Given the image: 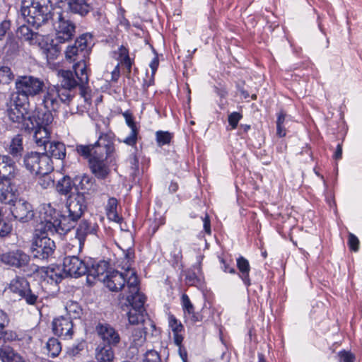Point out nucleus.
Returning a JSON list of instances; mask_svg holds the SVG:
<instances>
[{"label": "nucleus", "instance_id": "obj_48", "mask_svg": "<svg viewBox=\"0 0 362 362\" xmlns=\"http://www.w3.org/2000/svg\"><path fill=\"white\" fill-rule=\"evenodd\" d=\"M243 118V115L238 112H233L228 117V122L232 129L238 127L239 121Z\"/></svg>", "mask_w": 362, "mask_h": 362}, {"label": "nucleus", "instance_id": "obj_21", "mask_svg": "<svg viewBox=\"0 0 362 362\" xmlns=\"http://www.w3.org/2000/svg\"><path fill=\"white\" fill-rule=\"evenodd\" d=\"M49 137H44L42 141H45V144H37L38 146H44L45 152L43 153H46L47 156L52 160V158H55L61 160H64L66 157V147L65 145L60 141H49Z\"/></svg>", "mask_w": 362, "mask_h": 362}, {"label": "nucleus", "instance_id": "obj_4", "mask_svg": "<svg viewBox=\"0 0 362 362\" xmlns=\"http://www.w3.org/2000/svg\"><path fill=\"white\" fill-rule=\"evenodd\" d=\"M75 191L71 195L67 203L71 204V209H76L82 216L88 209V204L99 190V185L93 176L81 173L74 175Z\"/></svg>", "mask_w": 362, "mask_h": 362}, {"label": "nucleus", "instance_id": "obj_31", "mask_svg": "<svg viewBox=\"0 0 362 362\" xmlns=\"http://www.w3.org/2000/svg\"><path fill=\"white\" fill-rule=\"evenodd\" d=\"M146 296L144 294L141 293L139 291H136L134 294L128 296L127 301L130 305V309H135L136 310H141V312H146L144 308V303L146 302Z\"/></svg>", "mask_w": 362, "mask_h": 362}, {"label": "nucleus", "instance_id": "obj_28", "mask_svg": "<svg viewBox=\"0 0 362 362\" xmlns=\"http://www.w3.org/2000/svg\"><path fill=\"white\" fill-rule=\"evenodd\" d=\"M60 100L59 99V94L54 92V90H49L44 95L42 100V105H44L45 110L52 112H56L60 107L61 105Z\"/></svg>", "mask_w": 362, "mask_h": 362}, {"label": "nucleus", "instance_id": "obj_50", "mask_svg": "<svg viewBox=\"0 0 362 362\" xmlns=\"http://www.w3.org/2000/svg\"><path fill=\"white\" fill-rule=\"evenodd\" d=\"M339 362H354L355 356L351 351L344 349L339 351L337 354Z\"/></svg>", "mask_w": 362, "mask_h": 362}, {"label": "nucleus", "instance_id": "obj_59", "mask_svg": "<svg viewBox=\"0 0 362 362\" xmlns=\"http://www.w3.org/2000/svg\"><path fill=\"white\" fill-rule=\"evenodd\" d=\"M45 276L49 277L52 281H54L56 284H58L62 281L63 279V276L61 274H58L55 272L54 269H46L45 271Z\"/></svg>", "mask_w": 362, "mask_h": 362}, {"label": "nucleus", "instance_id": "obj_63", "mask_svg": "<svg viewBox=\"0 0 362 362\" xmlns=\"http://www.w3.org/2000/svg\"><path fill=\"white\" fill-rule=\"evenodd\" d=\"M159 66V59H158V54H156V56H154V57L152 59L149 64V66L151 69L152 75L153 76H155L156 72Z\"/></svg>", "mask_w": 362, "mask_h": 362}, {"label": "nucleus", "instance_id": "obj_13", "mask_svg": "<svg viewBox=\"0 0 362 362\" xmlns=\"http://www.w3.org/2000/svg\"><path fill=\"white\" fill-rule=\"evenodd\" d=\"M87 259L81 260L76 255L66 256L63 259V272L69 276L78 278L88 272Z\"/></svg>", "mask_w": 362, "mask_h": 362}, {"label": "nucleus", "instance_id": "obj_51", "mask_svg": "<svg viewBox=\"0 0 362 362\" xmlns=\"http://www.w3.org/2000/svg\"><path fill=\"white\" fill-rule=\"evenodd\" d=\"M348 246L351 251L358 252L359 250V240L356 235L349 233L348 235Z\"/></svg>", "mask_w": 362, "mask_h": 362}, {"label": "nucleus", "instance_id": "obj_52", "mask_svg": "<svg viewBox=\"0 0 362 362\" xmlns=\"http://www.w3.org/2000/svg\"><path fill=\"white\" fill-rule=\"evenodd\" d=\"M86 345V342L85 340L81 339L76 344H72V346L69 349V354L72 356H76L81 351H83Z\"/></svg>", "mask_w": 362, "mask_h": 362}, {"label": "nucleus", "instance_id": "obj_44", "mask_svg": "<svg viewBox=\"0 0 362 362\" xmlns=\"http://www.w3.org/2000/svg\"><path fill=\"white\" fill-rule=\"evenodd\" d=\"M119 249H120L124 257V259L127 260V262L129 263V265L127 267L126 271L129 272L130 270V266L132 264V262H134V259L135 258V251L134 247H129L127 249H123L121 246H119L118 244H117Z\"/></svg>", "mask_w": 362, "mask_h": 362}, {"label": "nucleus", "instance_id": "obj_15", "mask_svg": "<svg viewBox=\"0 0 362 362\" xmlns=\"http://www.w3.org/2000/svg\"><path fill=\"white\" fill-rule=\"evenodd\" d=\"M2 263L17 269H22L29 264L30 257L21 249L10 250L1 255Z\"/></svg>", "mask_w": 362, "mask_h": 362}, {"label": "nucleus", "instance_id": "obj_39", "mask_svg": "<svg viewBox=\"0 0 362 362\" xmlns=\"http://www.w3.org/2000/svg\"><path fill=\"white\" fill-rule=\"evenodd\" d=\"M127 315L129 322L131 325H139L144 322L147 313L146 312H141L135 309H129Z\"/></svg>", "mask_w": 362, "mask_h": 362}, {"label": "nucleus", "instance_id": "obj_42", "mask_svg": "<svg viewBox=\"0 0 362 362\" xmlns=\"http://www.w3.org/2000/svg\"><path fill=\"white\" fill-rule=\"evenodd\" d=\"M57 94H59V99L61 103L68 104L72 99L73 95L71 94L72 89H67L62 87H54L53 88Z\"/></svg>", "mask_w": 362, "mask_h": 362}, {"label": "nucleus", "instance_id": "obj_16", "mask_svg": "<svg viewBox=\"0 0 362 362\" xmlns=\"http://www.w3.org/2000/svg\"><path fill=\"white\" fill-rule=\"evenodd\" d=\"M99 229L98 223L88 219L81 220L76 229L75 238L78 241V250H82L88 235H96Z\"/></svg>", "mask_w": 362, "mask_h": 362}, {"label": "nucleus", "instance_id": "obj_20", "mask_svg": "<svg viewBox=\"0 0 362 362\" xmlns=\"http://www.w3.org/2000/svg\"><path fill=\"white\" fill-rule=\"evenodd\" d=\"M19 196L17 185L14 180L0 181V202L11 205Z\"/></svg>", "mask_w": 362, "mask_h": 362}, {"label": "nucleus", "instance_id": "obj_6", "mask_svg": "<svg viewBox=\"0 0 362 362\" xmlns=\"http://www.w3.org/2000/svg\"><path fill=\"white\" fill-rule=\"evenodd\" d=\"M53 5L51 0H22L21 15L35 29L48 23L53 18Z\"/></svg>", "mask_w": 362, "mask_h": 362}, {"label": "nucleus", "instance_id": "obj_60", "mask_svg": "<svg viewBox=\"0 0 362 362\" xmlns=\"http://www.w3.org/2000/svg\"><path fill=\"white\" fill-rule=\"evenodd\" d=\"M185 280L189 286H196L200 283V279L197 276L194 272H188L186 275Z\"/></svg>", "mask_w": 362, "mask_h": 362}, {"label": "nucleus", "instance_id": "obj_26", "mask_svg": "<svg viewBox=\"0 0 362 362\" xmlns=\"http://www.w3.org/2000/svg\"><path fill=\"white\" fill-rule=\"evenodd\" d=\"M75 191V181L74 176L64 175L61 179L57 181L56 185V190L59 194L67 197L66 202L69 201L71 194Z\"/></svg>", "mask_w": 362, "mask_h": 362}, {"label": "nucleus", "instance_id": "obj_57", "mask_svg": "<svg viewBox=\"0 0 362 362\" xmlns=\"http://www.w3.org/2000/svg\"><path fill=\"white\" fill-rule=\"evenodd\" d=\"M2 334L5 344L7 341H13L18 339L17 333L13 330H5L2 329Z\"/></svg>", "mask_w": 362, "mask_h": 362}, {"label": "nucleus", "instance_id": "obj_23", "mask_svg": "<svg viewBox=\"0 0 362 362\" xmlns=\"http://www.w3.org/2000/svg\"><path fill=\"white\" fill-rule=\"evenodd\" d=\"M89 0H64L66 4V12L76 14L81 17L86 16L92 10Z\"/></svg>", "mask_w": 362, "mask_h": 362}, {"label": "nucleus", "instance_id": "obj_24", "mask_svg": "<svg viewBox=\"0 0 362 362\" xmlns=\"http://www.w3.org/2000/svg\"><path fill=\"white\" fill-rule=\"evenodd\" d=\"M6 151L10 158H13L18 163L21 161L26 152L24 151L23 139L21 134H16L11 139Z\"/></svg>", "mask_w": 362, "mask_h": 362}, {"label": "nucleus", "instance_id": "obj_25", "mask_svg": "<svg viewBox=\"0 0 362 362\" xmlns=\"http://www.w3.org/2000/svg\"><path fill=\"white\" fill-rule=\"evenodd\" d=\"M123 117L125 119L127 125L131 129L129 135L123 140V142L129 146H134L137 143L139 127L137 126L133 115L129 111L124 112L123 113Z\"/></svg>", "mask_w": 362, "mask_h": 362}, {"label": "nucleus", "instance_id": "obj_56", "mask_svg": "<svg viewBox=\"0 0 362 362\" xmlns=\"http://www.w3.org/2000/svg\"><path fill=\"white\" fill-rule=\"evenodd\" d=\"M214 90L216 95L219 96L221 102L222 99L226 98L228 94L227 88L221 83H218V86H215L214 87Z\"/></svg>", "mask_w": 362, "mask_h": 362}, {"label": "nucleus", "instance_id": "obj_17", "mask_svg": "<svg viewBox=\"0 0 362 362\" xmlns=\"http://www.w3.org/2000/svg\"><path fill=\"white\" fill-rule=\"evenodd\" d=\"M95 330L104 343L103 346H116L120 341L119 333L108 323H98Z\"/></svg>", "mask_w": 362, "mask_h": 362}, {"label": "nucleus", "instance_id": "obj_34", "mask_svg": "<svg viewBox=\"0 0 362 362\" xmlns=\"http://www.w3.org/2000/svg\"><path fill=\"white\" fill-rule=\"evenodd\" d=\"M59 42L52 40L50 43H46L42 47L43 53L46 55L47 60H54L61 52Z\"/></svg>", "mask_w": 362, "mask_h": 362}, {"label": "nucleus", "instance_id": "obj_32", "mask_svg": "<svg viewBox=\"0 0 362 362\" xmlns=\"http://www.w3.org/2000/svg\"><path fill=\"white\" fill-rule=\"evenodd\" d=\"M95 358L97 362H113L115 354L112 347L99 344L96 348Z\"/></svg>", "mask_w": 362, "mask_h": 362}, {"label": "nucleus", "instance_id": "obj_62", "mask_svg": "<svg viewBox=\"0 0 362 362\" xmlns=\"http://www.w3.org/2000/svg\"><path fill=\"white\" fill-rule=\"evenodd\" d=\"M9 321L8 315L3 310H0V330L5 329V327L8 325Z\"/></svg>", "mask_w": 362, "mask_h": 362}, {"label": "nucleus", "instance_id": "obj_36", "mask_svg": "<svg viewBox=\"0 0 362 362\" xmlns=\"http://www.w3.org/2000/svg\"><path fill=\"white\" fill-rule=\"evenodd\" d=\"M46 349L47 354L52 358H55L60 354L62 345L58 339L51 337L46 344Z\"/></svg>", "mask_w": 362, "mask_h": 362}, {"label": "nucleus", "instance_id": "obj_18", "mask_svg": "<svg viewBox=\"0 0 362 362\" xmlns=\"http://www.w3.org/2000/svg\"><path fill=\"white\" fill-rule=\"evenodd\" d=\"M16 163L8 155H0V181L14 180L18 173Z\"/></svg>", "mask_w": 362, "mask_h": 362}, {"label": "nucleus", "instance_id": "obj_10", "mask_svg": "<svg viewBox=\"0 0 362 362\" xmlns=\"http://www.w3.org/2000/svg\"><path fill=\"white\" fill-rule=\"evenodd\" d=\"M112 153L107 154L105 151H95V156L88 160V167L93 177L100 180H105L111 173V170L107 163V158Z\"/></svg>", "mask_w": 362, "mask_h": 362}, {"label": "nucleus", "instance_id": "obj_49", "mask_svg": "<svg viewBox=\"0 0 362 362\" xmlns=\"http://www.w3.org/2000/svg\"><path fill=\"white\" fill-rule=\"evenodd\" d=\"M12 224L4 218L0 221V237L4 238L8 236L12 231Z\"/></svg>", "mask_w": 362, "mask_h": 362}, {"label": "nucleus", "instance_id": "obj_61", "mask_svg": "<svg viewBox=\"0 0 362 362\" xmlns=\"http://www.w3.org/2000/svg\"><path fill=\"white\" fill-rule=\"evenodd\" d=\"M245 81H239L235 84V88L238 92L241 94L243 98L247 99L250 97V93L244 88Z\"/></svg>", "mask_w": 362, "mask_h": 362}, {"label": "nucleus", "instance_id": "obj_14", "mask_svg": "<svg viewBox=\"0 0 362 362\" xmlns=\"http://www.w3.org/2000/svg\"><path fill=\"white\" fill-rule=\"evenodd\" d=\"M86 266L88 272L86 275V283L89 286H92L95 284V280L100 276L106 274L110 272V263L105 260L97 261L93 258L87 259Z\"/></svg>", "mask_w": 362, "mask_h": 362}, {"label": "nucleus", "instance_id": "obj_8", "mask_svg": "<svg viewBox=\"0 0 362 362\" xmlns=\"http://www.w3.org/2000/svg\"><path fill=\"white\" fill-rule=\"evenodd\" d=\"M115 134L112 132L100 133L98 140L93 144H76V152L88 161L95 156V151L107 152V154L115 151Z\"/></svg>", "mask_w": 362, "mask_h": 362}, {"label": "nucleus", "instance_id": "obj_37", "mask_svg": "<svg viewBox=\"0 0 362 362\" xmlns=\"http://www.w3.org/2000/svg\"><path fill=\"white\" fill-rule=\"evenodd\" d=\"M65 308L67 313L66 316L70 317L71 320L72 319L81 318L83 314V309L81 308V306L79 303L75 301H70L68 303Z\"/></svg>", "mask_w": 362, "mask_h": 362}, {"label": "nucleus", "instance_id": "obj_1", "mask_svg": "<svg viewBox=\"0 0 362 362\" xmlns=\"http://www.w3.org/2000/svg\"><path fill=\"white\" fill-rule=\"evenodd\" d=\"M46 86L43 79L33 75L18 76L15 81V91L6 103L7 115L11 122L22 121L30 107V98L40 95Z\"/></svg>", "mask_w": 362, "mask_h": 362}, {"label": "nucleus", "instance_id": "obj_53", "mask_svg": "<svg viewBox=\"0 0 362 362\" xmlns=\"http://www.w3.org/2000/svg\"><path fill=\"white\" fill-rule=\"evenodd\" d=\"M143 362H161L160 354L155 350L146 351Z\"/></svg>", "mask_w": 362, "mask_h": 362}, {"label": "nucleus", "instance_id": "obj_41", "mask_svg": "<svg viewBox=\"0 0 362 362\" xmlns=\"http://www.w3.org/2000/svg\"><path fill=\"white\" fill-rule=\"evenodd\" d=\"M6 54L13 55L17 54L19 49L18 42L15 39L13 34H8L4 45Z\"/></svg>", "mask_w": 362, "mask_h": 362}, {"label": "nucleus", "instance_id": "obj_19", "mask_svg": "<svg viewBox=\"0 0 362 362\" xmlns=\"http://www.w3.org/2000/svg\"><path fill=\"white\" fill-rule=\"evenodd\" d=\"M52 326V332L57 336L71 338L74 334V324L67 316L62 315L54 318Z\"/></svg>", "mask_w": 362, "mask_h": 362}, {"label": "nucleus", "instance_id": "obj_54", "mask_svg": "<svg viewBox=\"0 0 362 362\" xmlns=\"http://www.w3.org/2000/svg\"><path fill=\"white\" fill-rule=\"evenodd\" d=\"M139 280L136 275V272H132L131 276L128 278H126V284L129 288H133L134 290H139Z\"/></svg>", "mask_w": 362, "mask_h": 362}, {"label": "nucleus", "instance_id": "obj_30", "mask_svg": "<svg viewBox=\"0 0 362 362\" xmlns=\"http://www.w3.org/2000/svg\"><path fill=\"white\" fill-rule=\"evenodd\" d=\"M59 76L61 78L62 88L73 90L78 86L79 81L75 79L73 71L70 70H60Z\"/></svg>", "mask_w": 362, "mask_h": 362}, {"label": "nucleus", "instance_id": "obj_3", "mask_svg": "<svg viewBox=\"0 0 362 362\" xmlns=\"http://www.w3.org/2000/svg\"><path fill=\"white\" fill-rule=\"evenodd\" d=\"M93 35L90 33H85L78 36L72 45L67 46L65 57L73 62V69L78 81L82 83H88L89 74L88 61L91 52Z\"/></svg>", "mask_w": 362, "mask_h": 362}, {"label": "nucleus", "instance_id": "obj_43", "mask_svg": "<svg viewBox=\"0 0 362 362\" xmlns=\"http://www.w3.org/2000/svg\"><path fill=\"white\" fill-rule=\"evenodd\" d=\"M14 75L10 67L6 66H0V83L8 84L13 78Z\"/></svg>", "mask_w": 362, "mask_h": 362}, {"label": "nucleus", "instance_id": "obj_47", "mask_svg": "<svg viewBox=\"0 0 362 362\" xmlns=\"http://www.w3.org/2000/svg\"><path fill=\"white\" fill-rule=\"evenodd\" d=\"M168 324L173 332H182L184 330L182 324L172 314L168 317Z\"/></svg>", "mask_w": 362, "mask_h": 362}, {"label": "nucleus", "instance_id": "obj_40", "mask_svg": "<svg viewBox=\"0 0 362 362\" xmlns=\"http://www.w3.org/2000/svg\"><path fill=\"white\" fill-rule=\"evenodd\" d=\"M173 138V134L168 131L158 130L156 132V141L160 147L170 144Z\"/></svg>", "mask_w": 362, "mask_h": 362}, {"label": "nucleus", "instance_id": "obj_45", "mask_svg": "<svg viewBox=\"0 0 362 362\" xmlns=\"http://www.w3.org/2000/svg\"><path fill=\"white\" fill-rule=\"evenodd\" d=\"M181 304L185 315H189L194 310V307L191 302L189 296L186 293H183L181 297Z\"/></svg>", "mask_w": 362, "mask_h": 362}, {"label": "nucleus", "instance_id": "obj_2", "mask_svg": "<svg viewBox=\"0 0 362 362\" xmlns=\"http://www.w3.org/2000/svg\"><path fill=\"white\" fill-rule=\"evenodd\" d=\"M68 215L56 209L52 204H43L40 210V223L42 225L40 231L44 233H54L66 234L76 226L77 221L82 215L76 209H71V204L66 202Z\"/></svg>", "mask_w": 362, "mask_h": 362}, {"label": "nucleus", "instance_id": "obj_7", "mask_svg": "<svg viewBox=\"0 0 362 362\" xmlns=\"http://www.w3.org/2000/svg\"><path fill=\"white\" fill-rule=\"evenodd\" d=\"M18 164L35 175H47L54 170L53 162L46 153L26 151Z\"/></svg>", "mask_w": 362, "mask_h": 362}, {"label": "nucleus", "instance_id": "obj_22", "mask_svg": "<svg viewBox=\"0 0 362 362\" xmlns=\"http://www.w3.org/2000/svg\"><path fill=\"white\" fill-rule=\"evenodd\" d=\"M126 276L125 273L113 269L105 274L103 281L111 291L117 292L126 284Z\"/></svg>", "mask_w": 362, "mask_h": 362}, {"label": "nucleus", "instance_id": "obj_12", "mask_svg": "<svg viewBox=\"0 0 362 362\" xmlns=\"http://www.w3.org/2000/svg\"><path fill=\"white\" fill-rule=\"evenodd\" d=\"M10 206V211L13 217L21 223H28L35 217L33 205L23 198H18Z\"/></svg>", "mask_w": 362, "mask_h": 362}, {"label": "nucleus", "instance_id": "obj_9", "mask_svg": "<svg viewBox=\"0 0 362 362\" xmlns=\"http://www.w3.org/2000/svg\"><path fill=\"white\" fill-rule=\"evenodd\" d=\"M45 233L41 231V235H36L32 242L30 252L34 259L47 260L54 252L55 243Z\"/></svg>", "mask_w": 362, "mask_h": 362}, {"label": "nucleus", "instance_id": "obj_35", "mask_svg": "<svg viewBox=\"0 0 362 362\" xmlns=\"http://www.w3.org/2000/svg\"><path fill=\"white\" fill-rule=\"evenodd\" d=\"M16 35L21 40L32 43L33 40L38 35V33L33 31L28 25L23 24L18 28Z\"/></svg>", "mask_w": 362, "mask_h": 362}, {"label": "nucleus", "instance_id": "obj_5", "mask_svg": "<svg viewBox=\"0 0 362 362\" xmlns=\"http://www.w3.org/2000/svg\"><path fill=\"white\" fill-rule=\"evenodd\" d=\"M54 119L52 113L46 110L36 109L31 114H25L22 121L13 122L18 123L22 129H24L28 133H33L34 138L36 144H45V141H42L44 137H47L50 135L49 125Z\"/></svg>", "mask_w": 362, "mask_h": 362}, {"label": "nucleus", "instance_id": "obj_46", "mask_svg": "<svg viewBox=\"0 0 362 362\" xmlns=\"http://www.w3.org/2000/svg\"><path fill=\"white\" fill-rule=\"evenodd\" d=\"M218 259L221 263V268L224 272L232 274L237 273L232 259L228 260L222 257H218Z\"/></svg>", "mask_w": 362, "mask_h": 362}, {"label": "nucleus", "instance_id": "obj_58", "mask_svg": "<svg viewBox=\"0 0 362 362\" xmlns=\"http://www.w3.org/2000/svg\"><path fill=\"white\" fill-rule=\"evenodd\" d=\"M10 28L11 21L9 20H4L0 23V41L6 37Z\"/></svg>", "mask_w": 362, "mask_h": 362}, {"label": "nucleus", "instance_id": "obj_55", "mask_svg": "<svg viewBox=\"0 0 362 362\" xmlns=\"http://www.w3.org/2000/svg\"><path fill=\"white\" fill-rule=\"evenodd\" d=\"M118 202L117 199L115 197H110L108 199L107 205L105 206L106 213L107 216H110L111 213L115 212L117 211Z\"/></svg>", "mask_w": 362, "mask_h": 362}, {"label": "nucleus", "instance_id": "obj_29", "mask_svg": "<svg viewBox=\"0 0 362 362\" xmlns=\"http://www.w3.org/2000/svg\"><path fill=\"white\" fill-rule=\"evenodd\" d=\"M0 359L3 362H25L23 358L8 345L0 347Z\"/></svg>", "mask_w": 362, "mask_h": 362}, {"label": "nucleus", "instance_id": "obj_64", "mask_svg": "<svg viewBox=\"0 0 362 362\" xmlns=\"http://www.w3.org/2000/svg\"><path fill=\"white\" fill-rule=\"evenodd\" d=\"M203 226H204V230L206 233L210 235L211 233V221L209 216L206 214L204 218H203Z\"/></svg>", "mask_w": 362, "mask_h": 362}, {"label": "nucleus", "instance_id": "obj_33", "mask_svg": "<svg viewBox=\"0 0 362 362\" xmlns=\"http://www.w3.org/2000/svg\"><path fill=\"white\" fill-rule=\"evenodd\" d=\"M30 286L29 281L25 277L16 276L11 281L9 289L13 293L19 296Z\"/></svg>", "mask_w": 362, "mask_h": 362}, {"label": "nucleus", "instance_id": "obj_11", "mask_svg": "<svg viewBox=\"0 0 362 362\" xmlns=\"http://www.w3.org/2000/svg\"><path fill=\"white\" fill-rule=\"evenodd\" d=\"M55 23L57 24L55 41L64 43L72 40L76 32V24L65 15L64 12L57 13Z\"/></svg>", "mask_w": 362, "mask_h": 362}, {"label": "nucleus", "instance_id": "obj_38", "mask_svg": "<svg viewBox=\"0 0 362 362\" xmlns=\"http://www.w3.org/2000/svg\"><path fill=\"white\" fill-rule=\"evenodd\" d=\"M19 298L20 300H23L27 305H35L38 300L39 293L30 286L19 296Z\"/></svg>", "mask_w": 362, "mask_h": 362}, {"label": "nucleus", "instance_id": "obj_27", "mask_svg": "<svg viewBox=\"0 0 362 362\" xmlns=\"http://www.w3.org/2000/svg\"><path fill=\"white\" fill-rule=\"evenodd\" d=\"M236 265L238 269V276L243 281L244 285L248 288L251 285L250 278V265L249 261L243 256L236 259Z\"/></svg>", "mask_w": 362, "mask_h": 362}]
</instances>
